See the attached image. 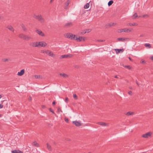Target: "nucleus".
Returning <instances> with one entry per match:
<instances>
[{
  "mask_svg": "<svg viewBox=\"0 0 153 153\" xmlns=\"http://www.w3.org/2000/svg\"><path fill=\"white\" fill-rule=\"evenodd\" d=\"M151 59L152 60H153V56H152L151 57Z\"/></svg>",
  "mask_w": 153,
  "mask_h": 153,
  "instance_id": "obj_51",
  "label": "nucleus"
},
{
  "mask_svg": "<svg viewBox=\"0 0 153 153\" xmlns=\"http://www.w3.org/2000/svg\"><path fill=\"white\" fill-rule=\"evenodd\" d=\"M32 100V98L31 97H29L28 98V100L29 101H30L31 100Z\"/></svg>",
  "mask_w": 153,
  "mask_h": 153,
  "instance_id": "obj_45",
  "label": "nucleus"
},
{
  "mask_svg": "<svg viewBox=\"0 0 153 153\" xmlns=\"http://www.w3.org/2000/svg\"><path fill=\"white\" fill-rule=\"evenodd\" d=\"M25 73V70L24 69L21 70L20 72H19L17 73V75L19 76H22Z\"/></svg>",
  "mask_w": 153,
  "mask_h": 153,
  "instance_id": "obj_13",
  "label": "nucleus"
},
{
  "mask_svg": "<svg viewBox=\"0 0 153 153\" xmlns=\"http://www.w3.org/2000/svg\"><path fill=\"white\" fill-rule=\"evenodd\" d=\"M146 16H147V17H148V16L147 15H143L142 16V17H146Z\"/></svg>",
  "mask_w": 153,
  "mask_h": 153,
  "instance_id": "obj_46",
  "label": "nucleus"
},
{
  "mask_svg": "<svg viewBox=\"0 0 153 153\" xmlns=\"http://www.w3.org/2000/svg\"><path fill=\"white\" fill-rule=\"evenodd\" d=\"M73 96L74 98L76 99H77V96L76 95V94H74Z\"/></svg>",
  "mask_w": 153,
  "mask_h": 153,
  "instance_id": "obj_39",
  "label": "nucleus"
},
{
  "mask_svg": "<svg viewBox=\"0 0 153 153\" xmlns=\"http://www.w3.org/2000/svg\"><path fill=\"white\" fill-rule=\"evenodd\" d=\"M114 23H111L108 24V25L110 26H111L114 25Z\"/></svg>",
  "mask_w": 153,
  "mask_h": 153,
  "instance_id": "obj_40",
  "label": "nucleus"
},
{
  "mask_svg": "<svg viewBox=\"0 0 153 153\" xmlns=\"http://www.w3.org/2000/svg\"><path fill=\"white\" fill-rule=\"evenodd\" d=\"M126 28L122 29H119L117 30V32L118 33H121L122 32H126Z\"/></svg>",
  "mask_w": 153,
  "mask_h": 153,
  "instance_id": "obj_21",
  "label": "nucleus"
},
{
  "mask_svg": "<svg viewBox=\"0 0 153 153\" xmlns=\"http://www.w3.org/2000/svg\"><path fill=\"white\" fill-rule=\"evenodd\" d=\"M129 59H130V60H131V58L130 57H129Z\"/></svg>",
  "mask_w": 153,
  "mask_h": 153,
  "instance_id": "obj_55",
  "label": "nucleus"
},
{
  "mask_svg": "<svg viewBox=\"0 0 153 153\" xmlns=\"http://www.w3.org/2000/svg\"><path fill=\"white\" fill-rule=\"evenodd\" d=\"M37 45L38 48L45 47L47 45V44L44 41L37 42Z\"/></svg>",
  "mask_w": 153,
  "mask_h": 153,
  "instance_id": "obj_3",
  "label": "nucleus"
},
{
  "mask_svg": "<svg viewBox=\"0 0 153 153\" xmlns=\"http://www.w3.org/2000/svg\"><path fill=\"white\" fill-rule=\"evenodd\" d=\"M36 33L41 36H45L44 34L40 30H36Z\"/></svg>",
  "mask_w": 153,
  "mask_h": 153,
  "instance_id": "obj_6",
  "label": "nucleus"
},
{
  "mask_svg": "<svg viewBox=\"0 0 153 153\" xmlns=\"http://www.w3.org/2000/svg\"><path fill=\"white\" fill-rule=\"evenodd\" d=\"M10 30L13 32L14 29L13 27L11 26H8L7 27Z\"/></svg>",
  "mask_w": 153,
  "mask_h": 153,
  "instance_id": "obj_24",
  "label": "nucleus"
},
{
  "mask_svg": "<svg viewBox=\"0 0 153 153\" xmlns=\"http://www.w3.org/2000/svg\"><path fill=\"white\" fill-rule=\"evenodd\" d=\"M127 39L126 38H119L117 39V40L123 42L126 41Z\"/></svg>",
  "mask_w": 153,
  "mask_h": 153,
  "instance_id": "obj_19",
  "label": "nucleus"
},
{
  "mask_svg": "<svg viewBox=\"0 0 153 153\" xmlns=\"http://www.w3.org/2000/svg\"><path fill=\"white\" fill-rule=\"evenodd\" d=\"M1 117V115H0V117Z\"/></svg>",
  "mask_w": 153,
  "mask_h": 153,
  "instance_id": "obj_59",
  "label": "nucleus"
},
{
  "mask_svg": "<svg viewBox=\"0 0 153 153\" xmlns=\"http://www.w3.org/2000/svg\"><path fill=\"white\" fill-rule=\"evenodd\" d=\"M152 134L151 132H148L145 134H143L142 135V137L144 138H148L149 137H150Z\"/></svg>",
  "mask_w": 153,
  "mask_h": 153,
  "instance_id": "obj_5",
  "label": "nucleus"
},
{
  "mask_svg": "<svg viewBox=\"0 0 153 153\" xmlns=\"http://www.w3.org/2000/svg\"><path fill=\"white\" fill-rule=\"evenodd\" d=\"M105 41V40H101V39H97L96 40V42H103Z\"/></svg>",
  "mask_w": 153,
  "mask_h": 153,
  "instance_id": "obj_32",
  "label": "nucleus"
},
{
  "mask_svg": "<svg viewBox=\"0 0 153 153\" xmlns=\"http://www.w3.org/2000/svg\"><path fill=\"white\" fill-rule=\"evenodd\" d=\"M57 110H58V111L59 113L60 112H62V110L60 108H59V107L58 108Z\"/></svg>",
  "mask_w": 153,
  "mask_h": 153,
  "instance_id": "obj_35",
  "label": "nucleus"
},
{
  "mask_svg": "<svg viewBox=\"0 0 153 153\" xmlns=\"http://www.w3.org/2000/svg\"><path fill=\"white\" fill-rule=\"evenodd\" d=\"M49 110L50 111H51V112H52L53 114H55V113L53 111V110H52L51 108H49Z\"/></svg>",
  "mask_w": 153,
  "mask_h": 153,
  "instance_id": "obj_42",
  "label": "nucleus"
},
{
  "mask_svg": "<svg viewBox=\"0 0 153 153\" xmlns=\"http://www.w3.org/2000/svg\"><path fill=\"white\" fill-rule=\"evenodd\" d=\"M70 1V0H68L64 4L65 6L64 7V9H67L68 8V6Z\"/></svg>",
  "mask_w": 153,
  "mask_h": 153,
  "instance_id": "obj_10",
  "label": "nucleus"
},
{
  "mask_svg": "<svg viewBox=\"0 0 153 153\" xmlns=\"http://www.w3.org/2000/svg\"><path fill=\"white\" fill-rule=\"evenodd\" d=\"M41 52L42 53H46V50H43L41 51Z\"/></svg>",
  "mask_w": 153,
  "mask_h": 153,
  "instance_id": "obj_37",
  "label": "nucleus"
},
{
  "mask_svg": "<svg viewBox=\"0 0 153 153\" xmlns=\"http://www.w3.org/2000/svg\"><path fill=\"white\" fill-rule=\"evenodd\" d=\"M2 97L1 96L0 94V99H1Z\"/></svg>",
  "mask_w": 153,
  "mask_h": 153,
  "instance_id": "obj_56",
  "label": "nucleus"
},
{
  "mask_svg": "<svg viewBox=\"0 0 153 153\" xmlns=\"http://www.w3.org/2000/svg\"><path fill=\"white\" fill-rule=\"evenodd\" d=\"M47 148L48 150L49 151H51L52 150V148L51 146L48 143H47Z\"/></svg>",
  "mask_w": 153,
  "mask_h": 153,
  "instance_id": "obj_22",
  "label": "nucleus"
},
{
  "mask_svg": "<svg viewBox=\"0 0 153 153\" xmlns=\"http://www.w3.org/2000/svg\"><path fill=\"white\" fill-rule=\"evenodd\" d=\"M44 107V106H42V107Z\"/></svg>",
  "mask_w": 153,
  "mask_h": 153,
  "instance_id": "obj_60",
  "label": "nucleus"
},
{
  "mask_svg": "<svg viewBox=\"0 0 153 153\" xmlns=\"http://www.w3.org/2000/svg\"><path fill=\"white\" fill-rule=\"evenodd\" d=\"M33 17L39 21L41 23L43 24L44 23L45 19L41 14L38 15L34 14L33 16Z\"/></svg>",
  "mask_w": 153,
  "mask_h": 153,
  "instance_id": "obj_2",
  "label": "nucleus"
},
{
  "mask_svg": "<svg viewBox=\"0 0 153 153\" xmlns=\"http://www.w3.org/2000/svg\"><path fill=\"white\" fill-rule=\"evenodd\" d=\"M144 36V35L143 34H142V35H140V37H142V36Z\"/></svg>",
  "mask_w": 153,
  "mask_h": 153,
  "instance_id": "obj_50",
  "label": "nucleus"
},
{
  "mask_svg": "<svg viewBox=\"0 0 153 153\" xmlns=\"http://www.w3.org/2000/svg\"><path fill=\"white\" fill-rule=\"evenodd\" d=\"M34 77L36 79H38V78H41L42 76H40V75H35L34 76Z\"/></svg>",
  "mask_w": 153,
  "mask_h": 153,
  "instance_id": "obj_33",
  "label": "nucleus"
},
{
  "mask_svg": "<svg viewBox=\"0 0 153 153\" xmlns=\"http://www.w3.org/2000/svg\"><path fill=\"white\" fill-rule=\"evenodd\" d=\"M72 25V23L71 22H68L65 25V27H68L69 26H70Z\"/></svg>",
  "mask_w": 153,
  "mask_h": 153,
  "instance_id": "obj_25",
  "label": "nucleus"
},
{
  "mask_svg": "<svg viewBox=\"0 0 153 153\" xmlns=\"http://www.w3.org/2000/svg\"><path fill=\"white\" fill-rule=\"evenodd\" d=\"M53 0H51L50 1V3H52L53 2Z\"/></svg>",
  "mask_w": 153,
  "mask_h": 153,
  "instance_id": "obj_54",
  "label": "nucleus"
},
{
  "mask_svg": "<svg viewBox=\"0 0 153 153\" xmlns=\"http://www.w3.org/2000/svg\"><path fill=\"white\" fill-rule=\"evenodd\" d=\"M113 3V1L112 0L109 1L108 3V6H111Z\"/></svg>",
  "mask_w": 153,
  "mask_h": 153,
  "instance_id": "obj_30",
  "label": "nucleus"
},
{
  "mask_svg": "<svg viewBox=\"0 0 153 153\" xmlns=\"http://www.w3.org/2000/svg\"><path fill=\"white\" fill-rule=\"evenodd\" d=\"M85 38L82 37V36H79L78 38H76V40L77 42H81V41H84L85 40Z\"/></svg>",
  "mask_w": 153,
  "mask_h": 153,
  "instance_id": "obj_7",
  "label": "nucleus"
},
{
  "mask_svg": "<svg viewBox=\"0 0 153 153\" xmlns=\"http://www.w3.org/2000/svg\"><path fill=\"white\" fill-rule=\"evenodd\" d=\"M66 36L69 39H72L73 34L71 33H68L66 34Z\"/></svg>",
  "mask_w": 153,
  "mask_h": 153,
  "instance_id": "obj_14",
  "label": "nucleus"
},
{
  "mask_svg": "<svg viewBox=\"0 0 153 153\" xmlns=\"http://www.w3.org/2000/svg\"><path fill=\"white\" fill-rule=\"evenodd\" d=\"M97 124L100 125L102 126H108L107 124H106L105 123L100 122H98L97 123Z\"/></svg>",
  "mask_w": 153,
  "mask_h": 153,
  "instance_id": "obj_9",
  "label": "nucleus"
},
{
  "mask_svg": "<svg viewBox=\"0 0 153 153\" xmlns=\"http://www.w3.org/2000/svg\"><path fill=\"white\" fill-rule=\"evenodd\" d=\"M133 29H129L126 28V30H125L126 32H130Z\"/></svg>",
  "mask_w": 153,
  "mask_h": 153,
  "instance_id": "obj_31",
  "label": "nucleus"
},
{
  "mask_svg": "<svg viewBox=\"0 0 153 153\" xmlns=\"http://www.w3.org/2000/svg\"><path fill=\"white\" fill-rule=\"evenodd\" d=\"M89 7V3H87L84 6V8L85 9H87Z\"/></svg>",
  "mask_w": 153,
  "mask_h": 153,
  "instance_id": "obj_28",
  "label": "nucleus"
},
{
  "mask_svg": "<svg viewBox=\"0 0 153 153\" xmlns=\"http://www.w3.org/2000/svg\"><path fill=\"white\" fill-rule=\"evenodd\" d=\"M59 75L64 78H66L68 77V75L65 73H60Z\"/></svg>",
  "mask_w": 153,
  "mask_h": 153,
  "instance_id": "obj_18",
  "label": "nucleus"
},
{
  "mask_svg": "<svg viewBox=\"0 0 153 153\" xmlns=\"http://www.w3.org/2000/svg\"><path fill=\"white\" fill-rule=\"evenodd\" d=\"M114 77L115 78H119L117 76H114Z\"/></svg>",
  "mask_w": 153,
  "mask_h": 153,
  "instance_id": "obj_52",
  "label": "nucleus"
},
{
  "mask_svg": "<svg viewBox=\"0 0 153 153\" xmlns=\"http://www.w3.org/2000/svg\"><path fill=\"white\" fill-rule=\"evenodd\" d=\"M132 16L133 17V19H135L138 17V15L136 13H134V14Z\"/></svg>",
  "mask_w": 153,
  "mask_h": 153,
  "instance_id": "obj_29",
  "label": "nucleus"
},
{
  "mask_svg": "<svg viewBox=\"0 0 153 153\" xmlns=\"http://www.w3.org/2000/svg\"><path fill=\"white\" fill-rule=\"evenodd\" d=\"M55 103H56V102L55 101H54L53 102V103H52V104L53 105H54L55 104Z\"/></svg>",
  "mask_w": 153,
  "mask_h": 153,
  "instance_id": "obj_48",
  "label": "nucleus"
},
{
  "mask_svg": "<svg viewBox=\"0 0 153 153\" xmlns=\"http://www.w3.org/2000/svg\"><path fill=\"white\" fill-rule=\"evenodd\" d=\"M136 83H137V85H139V84H138V83L137 82V81L136 82Z\"/></svg>",
  "mask_w": 153,
  "mask_h": 153,
  "instance_id": "obj_53",
  "label": "nucleus"
},
{
  "mask_svg": "<svg viewBox=\"0 0 153 153\" xmlns=\"http://www.w3.org/2000/svg\"><path fill=\"white\" fill-rule=\"evenodd\" d=\"M32 144L33 145L37 147H38L39 146V144L36 141L33 142L32 143Z\"/></svg>",
  "mask_w": 153,
  "mask_h": 153,
  "instance_id": "obj_26",
  "label": "nucleus"
},
{
  "mask_svg": "<svg viewBox=\"0 0 153 153\" xmlns=\"http://www.w3.org/2000/svg\"><path fill=\"white\" fill-rule=\"evenodd\" d=\"M144 45L146 47H149V48H151L150 45L149 43H146Z\"/></svg>",
  "mask_w": 153,
  "mask_h": 153,
  "instance_id": "obj_34",
  "label": "nucleus"
},
{
  "mask_svg": "<svg viewBox=\"0 0 153 153\" xmlns=\"http://www.w3.org/2000/svg\"><path fill=\"white\" fill-rule=\"evenodd\" d=\"M115 51L116 52V53H118L120 52V51H122V52H123L124 51V50L123 49H115Z\"/></svg>",
  "mask_w": 153,
  "mask_h": 153,
  "instance_id": "obj_17",
  "label": "nucleus"
},
{
  "mask_svg": "<svg viewBox=\"0 0 153 153\" xmlns=\"http://www.w3.org/2000/svg\"><path fill=\"white\" fill-rule=\"evenodd\" d=\"M76 38H77V37L75 35H74V36L73 35L72 39L76 40Z\"/></svg>",
  "mask_w": 153,
  "mask_h": 153,
  "instance_id": "obj_38",
  "label": "nucleus"
},
{
  "mask_svg": "<svg viewBox=\"0 0 153 153\" xmlns=\"http://www.w3.org/2000/svg\"><path fill=\"white\" fill-rule=\"evenodd\" d=\"M12 153H23V152L19 150H14L11 151Z\"/></svg>",
  "mask_w": 153,
  "mask_h": 153,
  "instance_id": "obj_15",
  "label": "nucleus"
},
{
  "mask_svg": "<svg viewBox=\"0 0 153 153\" xmlns=\"http://www.w3.org/2000/svg\"><path fill=\"white\" fill-rule=\"evenodd\" d=\"M46 53L48 55L50 56H51V57H53V53L52 51H50L49 50H46Z\"/></svg>",
  "mask_w": 153,
  "mask_h": 153,
  "instance_id": "obj_11",
  "label": "nucleus"
},
{
  "mask_svg": "<svg viewBox=\"0 0 153 153\" xmlns=\"http://www.w3.org/2000/svg\"><path fill=\"white\" fill-rule=\"evenodd\" d=\"M29 45L31 47H37V42H30Z\"/></svg>",
  "mask_w": 153,
  "mask_h": 153,
  "instance_id": "obj_4",
  "label": "nucleus"
},
{
  "mask_svg": "<svg viewBox=\"0 0 153 153\" xmlns=\"http://www.w3.org/2000/svg\"><path fill=\"white\" fill-rule=\"evenodd\" d=\"M20 25L23 31H26L27 30V29L23 24H22Z\"/></svg>",
  "mask_w": 153,
  "mask_h": 153,
  "instance_id": "obj_20",
  "label": "nucleus"
},
{
  "mask_svg": "<svg viewBox=\"0 0 153 153\" xmlns=\"http://www.w3.org/2000/svg\"><path fill=\"white\" fill-rule=\"evenodd\" d=\"M141 62L143 64H144L145 63V62L144 61H142Z\"/></svg>",
  "mask_w": 153,
  "mask_h": 153,
  "instance_id": "obj_49",
  "label": "nucleus"
},
{
  "mask_svg": "<svg viewBox=\"0 0 153 153\" xmlns=\"http://www.w3.org/2000/svg\"><path fill=\"white\" fill-rule=\"evenodd\" d=\"M134 114V113L133 112H131L130 111H129L127 112L126 114V115L127 116H130V115H132Z\"/></svg>",
  "mask_w": 153,
  "mask_h": 153,
  "instance_id": "obj_23",
  "label": "nucleus"
},
{
  "mask_svg": "<svg viewBox=\"0 0 153 153\" xmlns=\"http://www.w3.org/2000/svg\"><path fill=\"white\" fill-rule=\"evenodd\" d=\"M130 88V89H132V88Z\"/></svg>",
  "mask_w": 153,
  "mask_h": 153,
  "instance_id": "obj_58",
  "label": "nucleus"
},
{
  "mask_svg": "<svg viewBox=\"0 0 153 153\" xmlns=\"http://www.w3.org/2000/svg\"><path fill=\"white\" fill-rule=\"evenodd\" d=\"M76 126H81V123L78 121H75L72 122Z\"/></svg>",
  "mask_w": 153,
  "mask_h": 153,
  "instance_id": "obj_12",
  "label": "nucleus"
},
{
  "mask_svg": "<svg viewBox=\"0 0 153 153\" xmlns=\"http://www.w3.org/2000/svg\"><path fill=\"white\" fill-rule=\"evenodd\" d=\"M91 31V30L89 29H87L85 30H84V32L83 31L82 33H88L90 32Z\"/></svg>",
  "mask_w": 153,
  "mask_h": 153,
  "instance_id": "obj_27",
  "label": "nucleus"
},
{
  "mask_svg": "<svg viewBox=\"0 0 153 153\" xmlns=\"http://www.w3.org/2000/svg\"><path fill=\"white\" fill-rule=\"evenodd\" d=\"M141 16H138L139 17H141Z\"/></svg>",
  "mask_w": 153,
  "mask_h": 153,
  "instance_id": "obj_57",
  "label": "nucleus"
},
{
  "mask_svg": "<svg viewBox=\"0 0 153 153\" xmlns=\"http://www.w3.org/2000/svg\"><path fill=\"white\" fill-rule=\"evenodd\" d=\"M18 36L20 38L26 41H29L32 39V37L31 36L22 33L19 34Z\"/></svg>",
  "mask_w": 153,
  "mask_h": 153,
  "instance_id": "obj_1",
  "label": "nucleus"
},
{
  "mask_svg": "<svg viewBox=\"0 0 153 153\" xmlns=\"http://www.w3.org/2000/svg\"><path fill=\"white\" fill-rule=\"evenodd\" d=\"M72 56L70 54V55H68V54H65V55H63L62 56L60 57V59L62 58H70Z\"/></svg>",
  "mask_w": 153,
  "mask_h": 153,
  "instance_id": "obj_8",
  "label": "nucleus"
},
{
  "mask_svg": "<svg viewBox=\"0 0 153 153\" xmlns=\"http://www.w3.org/2000/svg\"><path fill=\"white\" fill-rule=\"evenodd\" d=\"M90 153V152H89V153Z\"/></svg>",
  "mask_w": 153,
  "mask_h": 153,
  "instance_id": "obj_61",
  "label": "nucleus"
},
{
  "mask_svg": "<svg viewBox=\"0 0 153 153\" xmlns=\"http://www.w3.org/2000/svg\"><path fill=\"white\" fill-rule=\"evenodd\" d=\"M65 120L67 123L68 122L69 120L68 118H67L66 117L65 118Z\"/></svg>",
  "mask_w": 153,
  "mask_h": 153,
  "instance_id": "obj_41",
  "label": "nucleus"
},
{
  "mask_svg": "<svg viewBox=\"0 0 153 153\" xmlns=\"http://www.w3.org/2000/svg\"><path fill=\"white\" fill-rule=\"evenodd\" d=\"M128 94L129 95H132V92L131 91H130L128 92Z\"/></svg>",
  "mask_w": 153,
  "mask_h": 153,
  "instance_id": "obj_44",
  "label": "nucleus"
},
{
  "mask_svg": "<svg viewBox=\"0 0 153 153\" xmlns=\"http://www.w3.org/2000/svg\"><path fill=\"white\" fill-rule=\"evenodd\" d=\"M138 25L137 24L135 23H128L126 25L127 26H137Z\"/></svg>",
  "mask_w": 153,
  "mask_h": 153,
  "instance_id": "obj_16",
  "label": "nucleus"
},
{
  "mask_svg": "<svg viewBox=\"0 0 153 153\" xmlns=\"http://www.w3.org/2000/svg\"><path fill=\"white\" fill-rule=\"evenodd\" d=\"M3 105L1 104H0V108H2L3 107Z\"/></svg>",
  "mask_w": 153,
  "mask_h": 153,
  "instance_id": "obj_47",
  "label": "nucleus"
},
{
  "mask_svg": "<svg viewBox=\"0 0 153 153\" xmlns=\"http://www.w3.org/2000/svg\"><path fill=\"white\" fill-rule=\"evenodd\" d=\"M68 98L67 97L65 98V101L67 103L68 102Z\"/></svg>",
  "mask_w": 153,
  "mask_h": 153,
  "instance_id": "obj_43",
  "label": "nucleus"
},
{
  "mask_svg": "<svg viewBox=\"0 0 153 153\" xmlns=\"http://www.w3.org/2000/svg\"><path fill=\"white\" fill-rule=\"evenodd\" d=\"M124 67L128 69L129 70H130L131 68L130 67L129 65H125L124 66Z\"/></svg>",
  "mask_w": 153,
  "mask_h": 153,
  "instance_id": "obj_36",
  "label": "nucleus"
}]
</instances>
